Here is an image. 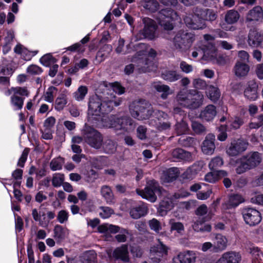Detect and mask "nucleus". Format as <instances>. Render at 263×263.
<instances>
[{
    "label": "nucleus",
    "instance_id": "f257e3e1",
    "mask_svg": "<svg viewBox=\"0 0 263 263\" xmlns=\"http://www.w3.org/2000/svg\"><path fill=\"white\" fill-rule=\"evenodd\" d=\"M194 16H187L184 18L186 26L193 30L203 29L206 27L205 21L213 22L217 17L216 12L212 9L196 7L193 10Z\"/></svg>",
    "mask_w": 263,
    "mask_h": 263
},
{
    "label": "nucleus",
    "instance_id": "f03ea898",
    "mask_svg": "<svg viewBox=\"0 0 263 263\" xmlns=\"http://www.w3.org/2000/svg\"><path fill=\"white\" fill-rule=\"evenodd\" d=\"M101 121H98L93 116L88 118V121L94 120L92 124L96 127H106L114 128L118 130L123 129L126 132L133 131L135 128V124L128 116H121L120 118H115V116H102Z\"/></svg>",
    "mask_w": 263,
    "mask_h": 263
},
{
    "label": "nucleus",
    "instance_id": "7ed1b4c3",
    "mask_svg": "<svg viewBox=\"0 0 263 263\" xmlns=\"http://www.w3.org/2000/svg\"><path fill=\"white\" fill-rule=\"evenodd\" d=\"M176 99L179 103L184 107L196 109L202 105L204 96L202 92L196 89L183 90L178 93Z\"/></svg>",
    "mask_w": 263,
    "mask_h": 263
},
{
    "label": "nucleus",
    "instance_id": "20e7f679",
    "mask_svg": "<svg viewBox=\"0 0 263 263\" xmlns=\"http://www.w3.org/2000/svg\"><path fill=\"white\" fill-rule=\"evenodd\" d=\"M261 160V155L258 152L249 153L236 160V172L241 174L248 170L254 168L259 165Z\"/></svg>",
    "mask_w": 263,
    "mask_h": 263
},
{
    "label": "nucleus",
    "instance_id": "39448f33",
    "mask_svg": "<svg viewBox=\"0 0 263 263\" xmlns=\"http://www.w3.org/2000/svg\"><path fill=\"white\" fill-rule=\"evenodd\" d=\"M195 39L194 33L180 30L175 34L172 42L175 49L181 52H185L191 47Z\"/></svg>",
    "mask_w": 263,
    "mask_h": 263
},
{
    "label": "nucleus",
    "instance_id": "423d86ee",
    "mask_svg": "<svg viewBox=\"0 0 263 263\" xmlns=\"http://www.w3.org/2000/svg\"><path fill=\"white\" fill-rule=\"evenodd\" d=\"M111 102H102L98 95L91 97L88 102V115H107L112 109Z\"/></svg>",
    "mask_w": 263,
    "mask_h": 263
},
{
    "label": "nucleus",
    "instance_id": "0eeeda50",
    "mask_svg": "<svg viewBox=\"0 0 263 263\" xmlns=\"http://www.w3.org/2000/svg\"><path fill=\"white\" fill-rule=\"evenodd\" d=\"M136 192L143 198L152 202H155L157 200L156 194L159 196L162 194H167V191L162 189L159 183L154 180L148 181L144 190L137 189Z\"/></svg>",
    "mask_w": 263,
    "mask_h": 263
},
{
    "label": "nucleus",
    "instance_id": "6e6552de",
    "mask_svg": "<svg viewBox=\"0 0 263 263\" xmlns=\"http://www.w3.org/2000/svg\"><path fill=\"white\" fill-rule=\"evenodd\" d=\"M83 138L90 146L95 149L102 147L103 137L102 134L93 128L85 124L83 130Z\"/></svg>",
    "mask_w": 263,
    "mask_h": 263
},
{
    "label": "nucleus",
    "instance_id": "1a4fd4ad",
    "mask_svg": "<svg viewBox=\"0 0 263 263\" xmlns=\"http://www.w3.org/2000/svg\"><path fill=\"white\" fill-rule=\"evenodd\" d=\"M189 195L190 193L187 192L175 193L173 195H171L167 192V194H162L160 195V197L162 198L159 206L161 214H165L167 211L171 210L174 206L175 200L180 198L186 197Z\"/></svg>",
    "mask_w": 263,
    "mask_h": 263
},
{
    "label": "nucleus",
    "instance_id": "9d476101",
    "mask_svg": "<svg viewBox=\"0 0 263 263\" xmlns=\"http://www.w3.org/2000/svg\"><path fill=\"white\" fill-rule=\"evenodd\" d=\"M130 115H156L151 105L145 100L133 101L129 106Z\"/></svg>",
    "mask_w": 263,
    "mask_h": 263
},
{
    "label": "nucleus",
    "instance_id": "9b49d317",
    "mask_svg": "<svg viewBox=\"0 0 263 263\" xmlns=\"http://www.w3.org/2000/svg\"><path fill=\"white\" fill-rule=\"evenodd\" d=\"M177 17L176 12L172 9H163L159 12V23L165 30H172L174 28L173 22Z\"/></svg>",
    "mask_w": 263,
    "mask_h": 263
},
{
    "label": "nucleus",
    "instance_id": "f8f14e48",
    "mask_svg": "<svg viewBox=\"0 0 263 263\" xmlns=\"http://www.w3.org/2000/svg\"><path fill=\"white\" fill-rule=\"evenodd\" d=\"M242 215L245 223L251 227L258 225L262 219L261 213L252 208H244Z\"/></svg>",
    "mask_w": 263,
    "mask_h": 263
},
{
    "label": "nucleus",
    "instance_id": "ddd939ff",
    "mask_svg": "<svg viewBox=\"0 0 263 263\" xmlns=\"http://www.w3.org/2000/svg\"><path fill=\"white\" fill-rule=\"evenodd\" d=\"M215 54V46L213 44L208 43L201 44L196 51H194L192 53L193 58H196L198 55H201L202 58L206 60H212Z\"/></svg>",
    "mask_w": 263,
    "mask_h": 263
},
{
    "label": "nucleus",
    "instance_id": "4468645a",
    "mask_svg": "<svg viewBox=\"0 0 263 263\" xmlns=\"http://www.w3.org/2000/svg\"><path fill=\"white\" fill-rule=\"evenodd\" d=\"M159 243L150 249V258L153 263H159L162 258L167 255L169 248L158 239Z\"/></svg>",
    "mask_w": 263,
    "mask_h": 263
},
{
    "label": "nucleus",
    "instance_id": "2eb2a0df",
    "mask_svg": "<svg viewBox=\"0 0 263 263\" xmlns=\"http://www.w3.org/2000/svg\"><path fill=\"white\" fill-rule=\"evenodd\" d=\"M240 17L239 13L234 10L228 11L224 15V22L221 24V27L227 31H234L236 27L232 25L236 23Z\"/></svg>",
    "mask_w": 263,
    "mask_h": 263
},
{
    "label": "nucleus",
    "instance_id": "dca6fc26",
    "mask_svg": "<svg viewBox=\"0 0 263 263\" xmlns=\"http://www.w3.org/2000/svg\"><path fill=\"white\" fill-rule=\"evenodd\" d=\"M248 143L242 139L232 141L227 148V153L230 156H236L246 151Z\"/></svg>",
    "mask_w": 263,
    "mask_h": 263
},
{
    "label": "nucleus",
    "instance_id": "f3484780",
    "mask_svg": "<svg viewBox=\"0 0 263 263\" xmlns=\"http://www.w3.org/2000/svg\"><path fill=\"white\" fill-rule=\"evenodd\" d=\"M247 43L252 48H263V33L255 28H251L248 34Z\"/></svg>",
    "mask_w": 263,
    "mask_h": 263
},
{
    "label": "nucleus",
    "instance_id": "a211bd4d",
    "mask_svg": "<svg viewBox=\"0 0 263 263\" xmlns=\"http://www.w3.org/2000/svg\"><path fill=\"white\" fill-rule=\"evenodd\" d=\"M142 22L144 25L141 31L143 37L149 40H153L155 37V32L157 27L155 22L148 17H144Z\"/></svg>",
    "mask_w": 263,
    "mask_h": 263
},
{
    "label": "nucleus",
    "instance_id": "6ab92c4d",
    "mask_svg": "<svg viewBox=\"0 0 263 263\" xmlns=\"http://www.w3.org/2000/svg\"><path fill=\"white\" fill-rule=\"evenodd\" d=\"M197 252L192 250H186L180 252L173 258L174 263H195L197 259Z\"/></svg>",
    "mask_w": 263,
    "mask_h": 263
},
{
    "label": "nucleus",
    "instance_id": "aec40b11",
    "mask_svg": "<svg viewBox=\"0 0 263 263\" xmlns=\"http://www.w3.org/2000/svg\"><path fill=\"white\" fill-rule=\"evenodd\" d=\"M179 174L180 171L178 168L171 167L162 171L160 179L163 183L171 182L176 180Z\"/></svg>",
    "mask_w": 263,
    "mask_h": 263
},
{
    "label": "nucleus",
    "instance_id": "412c9836",
    "mask_svg": "<svg viewBox=\"0 0 263 263\" xmlns=\"http://www.w3.org/2000/svg\"><path fill=\"white\" fill-rule=\"evenodd\" d=\"M215 139L214 134H209L206 136L201 146L202 151L204 154L211 155L214 153L215 149Z\"/></svg>",
    "mask_w": 263,
    "mask_h": 263
},
{
    "label": "nucleus",
    "instance_id": "4be33fe9",
    "mask_svg": "<svg viewBox=\"0 0 263 263\" xmlns=\"http://www.w3.org/2000/svg\"><path fill=\"white\" fill-rule=\"evenodd\" d=\"M213 240V252L218 253L224 250L227 247V237L220 234L215 235Z\"/></svg>",
    "mask_w": 263,
    "mask_h": 263
},
{
    "label": "nucleus",
    "instance_id": "5701e85b",
    "mask_svg": "<svg viewBox=\"0 0 263 263\" xmlns=\"http://www.w3.org/2000/svg\"><path fill=\"white\" fill-rule=\"evenodd\" d=\"M244 201L245 199L241 195L232 194L229 196L228 201L222 204L223 209L226 210L235 208Z\"/></svg>",
    "mask_w": 263,
    "mask_h": 263
},
{
    "label": "nucleus",
    "instance_id": "b1692460",
    "mask_svg": "<svg viewBox=\"0 0 263 263\" xmlns=\"http://www.w3.org/2000/svg\"><path fill=\"white\" fill-rule=\"evenodd\" d=\"M112 256L115 258L121 259L124 262H129L127 245H123L115 249L112 253Z\"/></svg>",
    "mask_w": 263,
    "mask_h": 263
},
{
    "label": "nucleus",
    "instance_id": "393cba45",
    "mask_svg": "<svg viewBox=\"0 0 263 263\" xmlns=\"http://www.w3.org/2000/svg\"><path fill=\"white\" fill-rule=\"evenodd\" d=\"M172 155L175 161H191L193 160L192 154L182 148L174 149L172 152Z\"/></svg>",
    "mask_w": 263,
    "mask_h": 263
},
{
    "label": "nucleus",
    "instance_id": "a878e982",
    "mask_svg": "<svg viewBox=\"0 0 263 263\" xmlns=\"http://www.w3.org/2000/svg\"><path fill=\"white\" fill-rule=\"evenodd\" d=\"M245 97L250 101H255L258 98L257 85L254 81H250L244 91Z\"/></svg>",
    "mask_w": 263,
    "mask_h": 263
},
{
    "label": "nucleus",
    "instance_id": "bb28decb",
    "mask_svg": "<svg viewBox=\"0 0 263 263\" xmlns=\"http://www.w3.org/2000/svg\"><path fill=\"white\" fill-rule=\"evenodd\" d=\"M148 209L146 205L141 203L132 208L130 210V215L134 219H138L147 214Z\"/></svg>",
    "mask_w": 263,
    "mask_h": 263
},
{
    "label": "nucleus",
    "instance_id": "cd10ccee",
    "mask_svg": "<svg viewBox=\"0 0 263 263\" xmlns=\"http://www.w3.org/2000/svg\"><path fill=\"white\" fill-rule=\"evenodd\" d=\"M69 234V230L63 226L57 224L53 229V237L57 243L64 240Z\"/></svg>",
    "mask_w": 263,
    "mask_h": 263
},
{
    "label": "nucleus",
    "instance_id": "c85d7f7f",
    "mask_svg": "<svg viewBox=\"0 0 263 263\" xmlns=\"http://www.w3.org/2000/svg\"><path fill=\"white\" fill-rule=\"evenodd\" d=\"M263 11L261 7L256 6L250 10L247 14L246 20L248 22H256L262 20Z\"/></svg>",
    "mask_w": 263,
    "mask_h": 263
},
{
    "label": "nucleus",
    "instance_id": "c756f323",
    "mask_svg": "<svg viewBox=\"0 0 263 263\" xmlns=\"http://www.w3.org/2000/svg\"><path fill=\"white\" fill-rule=\"evenodd\" d=\"M101 195L107 204L111 205L115 203V198L111 187L103 185L101 188Z\"/></svg>",
    "mask_w": 263,
    "mask_h": 263
},
{
    "label": "nucleus",
    "instance_id": "7c9ffc66",
    "mask_svg": "<svg viewBox=\"0 0 263 263\" xmlns=\"http://www.w3.org/2000/svg\"><path fill=\"white\" fill-rule=\"evenodd\" d=\"M203 166V164L202 162L194 163L185 172L184 174L185 177L188 179H193L202 170Z\"/></svg>",
    "mask_w": 263,
    "mask_h": 263
},
{
    "label": "nucleus",
    "instance_id": "2f4dec72",
    "mask_svg": "<svg viewBox=\"0 0 263 263\" xmlns=\"http://www.w3.org/2000/svg\"><path fill=\"white\" fill-rule=\"evenodd\" d=\"M204 220L203 218H198L196 220L192 225L193 229L196 232H210L211 226L209 224H204Z\"/></svg>",
    "mask_w": 263,
    "mask_h": 263
},
{
    "label": "nucleus",
    "instance_id": "473e14b6",
    "mask_svg": "<svg viewBox=\"0 0 263 263\" xmlns=\"http://www.w3.org/2000/svg\"><path fill=\"white\" fill-rule=\"evenodd\" d=\"M221 257L226 263H239L241 260L240 255L233 251L225 252Z\"/></svg>",
    "mask_w": 263,
    "mask_h": 263
},
{
    "label": "nucleus",
    "instance_id": "72a5a7b5",
    "mask_svg": "<svg viewBox=\"0 0 263 263\" xmlns=\"http://www.w3.org/2000/svg\"><path fill=\"white\" fill-rule=\"evenodd\" d=\"M161 78L169 82L177 81L181 78V75L176 70H165L162 72Z\"/></svg>",
    "mask_w": 263,
    "mask_h": 263
},
{
    "label": "nucleus",
    "instance_id": "f704fd0d",
    "mask_svg": "<svg viewBox=\"0 0 263 263\" xmlns=\"http://www.w3.org/2000/svg\"><path fill=\"white\" fill-rule=\"evenodd\" d=\"M140 4L145 10L151 12H156L159 8V4L157 0H141Z\"/></svg>",
    "mask_w": 263,
    "mask_h": 263
},
{
    "label": "nucleus",
    "instance_id": "c9c22d12",
    "mask_svg": "<svg viewBox=\"0 0 263 263\" xmlns=\"http://www.w3.org/2000/svg\"><path fill=\"white\" fill-rule=\"evenodd\" d=\"M121 229L117 226L108 223L103 224L98 227L99 232L105 234H108L109 233L115 234L119 232Z\"/></svg>",
    "mask_w": 263,
    "mask_h": 263
},
{
    "label": "nucleus",
    "instance_id": "e433bc0d",
    "mask_svg": "<svg viewBox=\"0 0 263 263\" xmlns=\"http://www.w3.org/2000/svg\"><path fill=\"white\" fill-rule=\"evenodd\" d=\"M201 117V116H192L190 118L192 129L197 134H202L205 131V127L199 122Z\"/></svg>",
    "mask_w": 263,
    "mask_h": 263
},
{
    "label": "nucleus",
    "instance_id": "4c0bfd02",
    "mask_svg": "<svg viewBox=\"0 0 263 263\" xmlns=\"http://www.w3.org/2000/svg\"><path fill=\"white\" fill-rule=\"evenodd\" d=\"M249 70L250 67L246 63L237 62L234 67L235 75L239 77L246 76Z\"/></svg>",
    "mask_w": 263,
    "mask_h": 263
},
{
    "label": "nucleus",
    "instance_id": "58836bf2",
    "mask_svg": "<svg viewBox=\"0 0 263 263\" xmlns=\"http://www.w3.org/2000/svg\"><path fill=\"white\" fill-rule=\"evenodd\" d=\"M156 55V51L154 49L151 48L148 52V57L145 58L143 63H144V64L147 66V68L148 69V70H152L154 68L156 67L153 62V60Z\"/></svg>",
    "mask_w": 263,
    "mask_h": 263
},
{
    "label": "nucleus",
    "instance_id": "ea45409f",
    "mask_svg": "<svg viewBox=\"0 0 263 263\" xmlns=\"http://www.w3.org/2000/svg\"><path fill=\"white\" fill-rule=\"evenodd\" d=\"M32 215L33 219L39 222V224L43 228H47L50 221L47 216L41 217L37 215V210L34 209L32 211Z\"/></svg>",
    "mask_w": 263,
    "mask_h": 263
},
{
    "label": "nucleus",
    "instance_id": "a19ab883",
    "mask_svg": "<svg viewBox=\"0 0 263 263\" xmlns=\"http://www.w3.org/2000/svg\"><path fill=\"white\" fill-rule=\"evenodd\" d=\"M102 147L106 154H112L116 151V143L110 139H107L103 141Z\"/></svg>",
    "mask_w": 263,
    "mask_h": 263
},
{
    "label": "nucleus",
    "instance_id": "79ce46f5",
    "mask_svg": "<svg viewBox=\"0 0 263 263\" xmlns=\"http://www.w3.org/2000/svg\"><path fill=\"white\" fill-rule=\"evenodd\" d=\"M88 92V88L86 86L81 85L79 86L74 92L73 93V98L77 101H83Z\"/></svg>",
    "mask_w": 263,
    "mask_h": 263
},
{
    "label": "nucleus",
    "instance_id": "37998d69",
    "mask_svg": "<svg viewBox=\"0 0 263 263\" xmlns=\"http://www.w3.org/2000/svg\"><path fill=\"white\" fill-rule=\"evenodd\" d=\"M208 96L213 102H216L220 97V91L218 88L210 85L208 89Z\"/></svg>",
    "mask_w": 263,
    "mask_h": 263
},
{
    "label": "nucleus",
    "instance_id": "c03bdc74",
    "mask_svg": "<svg viewBox=\"0 0 263 263\" xmlns=\"http://www.w3.org/2000/svg\"><path fill=\"white\" fill-rule=\"evenodd\" d=\"M25 97L12 95L11 97V104L14 110H20L22 108Z\"/></svg>",
    "mask_w": 263,
    "mask_h": 263
},
{
    "label": "nucleus",
    "instance_id": "a18cd8bd",
    "mask_svg": "<svg viewBox=\"0 0 263 263\" xmlns=\"http://www.w3.org/2000/svg\"><path fill=\"white\" fill-rule=\"evenodd\" d=\"M249 253L252 255L253 263L259 262L261 260L263 254L258 247L255 246L250 247L249 248Z\"/></svg>",
    "mask_w": 263,
    "mask_h": 263
},
{
    "label": "nucleus",
    "instance_id": "49530a36",
    "mask_svg": "<svg viewBox=\"0 0 263 263\" xmlns=\"http://www.w3.org/2000/svg\"><path fill=\"white\" fill-rule=\"evenodd\" d=\"M228 120L229 121L227 123L226 126L230 128L237 129L243 123L240 116L231 117V119H228Z\"/></svg>",
    "mask_w": 263,
    "mask_h": 263
},
{
    "label": "nucleus",
    "instance_id": "de8ad7c7",
    "mask_svg": "<svg viewBox=\"0 0 263 263\" xmlns=\"http://www.w3.org/2000/svg\"><path fill=\"white\" fill-rule=\"evenodd\" d=\"M169 224L171 226L170 230L171 232L175 231L179 234H183L184 231L183 223L180 222H176L174 219H171Z\"/></svg>",
    "mask_w": 263,
    "mask_h": 263
},
{
    "label": "nucleus",
    "instance_id": "09e8293b",
    "mask_svg": "<svg viewBox=\"0 0 263 263\" xmlns=\"http://www.w3.org/2000/svg\"><path fill=\"white\" fill-rule=\"evenodd\" d=\"M154 88L158 92H162L161 97L163 99H166L170 94V88L166 85L157 84L154 85Z\"/></svg>",
    "mask_w": 263,
    "mask_h": 263
},
{
    "label": "nucleus",
    "instance_id": "8fccbe9b",
    "mask_svg": "<svg viewBox=\"0 0 263 263\" xmlns=\"http://www.w3.org/2000/svg\"><path fill=\"white\" fill-rule=\"evenodd\" d=\"M81 263H97L96 254L93 251L85 253L82 256Z\"/></svg>",
    "mask_w": 263,
    "mask_h": 263
},
{
    "label": "nucleus",
    "instance_id": "3c124183",
    "mask_svg": "<svg viewBox=\"0 0 263 263\" xmlns=\"http://www.w3.org/2000/svg\"><path fill=\"white\" fill-rule=\"evenodd\" d=\"M40 61L43 65L46 67H50L51 65L57 62V60L51 53H47L42 57Z\"/></svg>",
    "mask_w": 263,
    "mask_h": 263
},
{
    "label": "nucleus",
    "instance_id": "603ef678",
    "mask_svg": "<svg viewBox=\"0 0 263 263\" xmlns=\"http://www.w3.org/2000/svg\"><path fill=\"white\" fill-rule=\"evenodd\" d=\"M179 144L184 147L193 146L196 144V140L192 137L182 136L178 140Z\"/></svg>",
    "mask_w": 263,
    "mask_h": 263
},
{
    "label": "nucleus",
    "instance_id": "864d4df0",
    "mask_svg": "<svg viewBox=\"0 0 263 263\" xmlns=\"http://www.w3.org/2000/svg\"><path fill=\"white\" fill-rule=\"evenodd\" d=\"M223 164V160L220 157L217 156L211 160L209 164V167L212 171H216Z\"/></svg>",
    "mask_w": 263,
    "mask_h": 263
},
{
    "label": "nucleus",
    "instance_id": "5fc2aeb1",
    "mask_svg": "<svg viewBox=\"0 0 263 263\" xmlns=\"http://www.w3.org/2000/svg\"><path fill=\"white\" fill-rule=\"evenodd\" d=\"M105 50H111V46L110 45H105L102 48L97 52L96 56V61L97 64L100 63L105 60L106 55L105 53H103V51Z\"/></svg>",
    "mask_w": 263,
    "mask_h": 263
},
{
    "label": "nucleus",
    "instance_id": "6e6d98bb",
    "mask_svg": "<svg viewBox=\"0 0 263 263\" xmlns=\"http://www.w3.org/2000/svg\"><path fill=\"white\" fill-rule=\"evenodd\" d=\"M188 129V125L184 119L176 124L175 130L178 135L186 134Z\"/></svg>",
    "mask_w": 263,
    "mask_h": 263
},
{
    "label": "nucleus",
    "instance_id": "4d7b16f0",
    "mask_svg": "<svg viewBox=\"0 0 263 263\" xmlns=\"http://www.w3.org/2000/svg\"><path fill=\"white\" fill-rule=\"evenodd\" d=\"M64 163L63 159L61 157H58L53 159L50 163V167L51 170L55 171L62 169Z\"/></svg>",
    "mask_w": 263,
    "mask_h": 263
},
{
    "label": "nucleus",
    "instance_id": "13d9d810",
    "mask_svg": "<svg viewBox=\"0 0 263 263\" xmlns=\"http://www.w3.org/2000/svg\"><path fill=\"white\" fill-rule=\"evenodd\" d=\"M99 209V215L103 219L108 218L114 214V210L110 207L101 206Z\"/></svg>",
    "mask_w": 263,
    "mask_h": 263
},
{
    "label": "nucleus",
    "instance_id": "bf43d9fd",
    "mask_svg": "<svg viewBox=\"0 0 263 263\" xmlns=\"http://www.w3.org/2000/svg\"><path fill=\"white\" fill-rule=\"evenodd\" d=\"M64 175L61 173H55L53 175L52 183L53 186L57 187L62 185L64 181Z\"/></svg>",
    "mask_w": 263,
    "mask_h": 263
},
{
    "label": "nucleus",
    "instance_id": "052dcab7",
    "mask_svg": "<svg viewBox=\"0 0 263 263\" xmlns=\"http://www.w3.org/2000/svg\"><path fill=\"white\" fill-rule=\"evenodd\" d=\"M67 103V100L64 95H61L58 97L55 101V109L57 110H61Z\"/></svg>",
    "mask_w": 263,
    "mask_h": 263
},
{
    "label": "nucleus",
    "instance_id": "680f3d73",
    "mask_svg": "<svg viewBox=\"0 0 263 263\" xmlns=\"http://www.w3.org/2000/svg\"><path fill=\"white\" fill-rule=\"evenodd\" d=\"M69 216V214L68 211L62 210L58 213L57 219L60 223L63 224L68 221Z\"/></svg>",
    "mask_w": 263,
    "mask_h": 263
},
{
    "label": "nucleus",
    "instance_id": "e2e57ef3",
    "mask_svg": "<svg viewBox=\"0 0 263 263\" xmlns=\"http://www.w3.org/2000/svg\"><path fill=\"white\" fill-rule=\"evenodd\" d=\"M129 233L127 230L121 229L119 231V234L115 236V239L119 242H124L126 241L127 236Z\"/></svg>",
    "mask_w": 263,
    "mask_h": 263
},
{
    "label": "nucleus",
    "instance_id": "0e129e2a",
    "mask_svg": "<svg viewBox=\"0 0 263 263\" xmlns=\"http://www.w3.org/2000/svg\"><path fill=\"white\" fill-rule=\"evenodd\" d=\"M13 91L12 95H15L16 96H20L22 97H28L29 92L26 87H16L12 88Z\"/></svg>",
    "mask_w": 263,
    "mask_h": 263
},
{
    "label": "nucleus",
    "instance_id": "69168bd1",
    "mask_svg": "<svg viewBox=\"0 0 263 263\" xmlns=\"http://www.w3.org/2000/svg\"><path fill=\"white\" fill-rule=\"evenodd\" d=\"M263 116H256L252 119L250 123V128H257L263 125Z\"/></svg>",
    "mask_w": 263,
    "mask_h": 263
},
{
    "label": "nucleus",
    "instance_id": "338daca9",
    "mask_svg": "<svg viewBox=\"0 0 263 263\" xmlns=\"http://www.w3.org/2000/svg\"><path fill=\"white\" fill-rule=\"evenodd\" d=\"M216 107L212 104L207 105L201 111L199 115H216Z\"/></svg>",
    "mask_w": 263,
    "mask_h": 263
},
{
    "label": "nucleus",
    "instance_id": "774afa93",
    "mask_svg": "<svg viewBox=\"0 0 263 263\" xmlns=\"http://www.w3.org/2000/svg\"><path fill=\"white\" fill-rule=\"evenodd\" d=\"M193 85L197 89H204L206 88L207 84L204 80L198 78L193 80Z\"/></svg>",
    "mask_w": 263,
    "mask_h": 263
}]
</instances>
